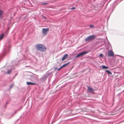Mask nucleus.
Listing matches in <instances>:
<instances>
[{
	"label": "nucleus",
	"instance_id": "1",
	"mask_svg": "<svg viewBox=\"0 0 124 124\" xmlns=\"http://www.w3.org/2000/svg\"><path fill=\"white\" fill-rule=\"evenodd\" d=\"M36 48L37 50L42 52L45 51L46 49V47L44 45L40 44L36 45Z\"/></svg>",
	"mask_w": 124,
	"mask_h": 124
},
{
	"label": "nucleus",
	"instance_id": "2",
	"mask_svg": "<svg viewBox=\"0 0 124 124\" xmlns=\"http://www.w3.org/2000/svg\"><path fill=\"white\" fill-rule=\"evenodd\" d=\"M96 36L94 35H92L89 36L87 37L85 39V40L86 41L92 40L94 39L95 38Z\"/></svg>",
	"mask_w": 124,
	"mask_h": 124
},
{
	"label": "nucleus",
	"instance_id": "3",
	"mask_svg": "<svg viewBox=\"0 0 124 124\" xmlns=\"http://www.w3.org/2000/svg\"><path fill=\"white\" fill-rule=\"evenodd\" d=\"M10 47L9 43H8L5 45V47L4 49V53L8 52Z\"/></svg>",
	"mask_w": 124,
	"mask_h": 124
},
{
	"label": "nucleus",
	"instance_id": "4",
	"mask_svg": "<svg viewBox=\"0 0 124 124\" xmlns=\"http://www.w3.org/2000/svg\"><path fill=\"white\" fill-rule=\"evenodd\" d=\"M88 52L86 51L83 52L79 54H78L76 56V57H78L79 56H82L84 54H86Z\"/></svg>",
	"mask_w": 124,
	"mask_h": 124
},
{
	"label": "nucleus",
	"instance_id": "5",
	"mask_svg": "<svg viewBox=\"0 0 124 124\" xmlns=\"http://www.w3.org/2000/svg\"><path fill=\"white\" fill-rule=\"evenodd\" d=\"M49 29L48 28H44L42 29V31L43 33L44 34H46L47 33V32L49 31Z\"/></svg>",
	"mask_w": 124,
	"mask_h": 124
},
{
	"label": "nucleus",
	"instance_id": "6",
	"mask_svg": "<svg viewBox=\"0 0 124 124\" xmlns=\"http://www.w3.org/2000/svg\"><path fill=\"white\" fill-rule=\"evenodd\" d=\"M108 55L109 56H114L113 52L111 50H110L108 52Z\"/></svg>",
	"mask_w": 124,
	"mask_h": 124
},
{
	"label": "nucleus",
	"instance_id": "7",
	"mask_svg": "<svg viewBox=\"0 0 124 124\" xmlns=\"http://www.w3.org/2000/svg\"><path fill=\"white\" fill-rule=\"evenodd\" d=\"M88 90H87L89 92H91L92 93H93V92L94 91V90L92 88L90 87L89 86H88Z\"/></svg>",
	"mask_w": 124,
	"mask_h": 124
},
{
	"label": "nucleus",
	"instance_id": "8",
	"mask_svg": "<svg viewBox=\"0 0 124 124\" xmlns=\"http://www.w3.org/2000/svg\"><path fill=\"white\" fill-rule=\"evenodd\" d=\"M68 55L67 54H65L62 57V61H63L66 59L68 56Z\"/></svg>",
	"mask_w": 124,
	"mask_h": 124
},
{
	"label": "nucleus",
	"instance_id": "9",
	"mask_svg": "<svg viewBox=\"0 0 124 124\" xmlns=\"http://www.w3.org/2000/svg\"><path fill=\"white\" fill-rule=\"evenodd\" d=\"M26 84L28 85H34L35 84V83H32L30 82H27Z\"/></svg>",
	"mask_w": 124,
	"mask_h": 124
},
{
	"label": "nucleus",
	"instance_id": "10",
	"mask_svg": "<svg viewBox=\"0 0 124 124\" xmlns=\"http://www.w3.org/2000/svg\"><path fill=\"white\" fill-rule=\"evenodd\" d=\"M69 62H67V63L64 64V65H63L61 67H62V68H63L64 67L66 66H67V65H68L69 64Z\"/></svg>",
	"mask_w": 124,
	"mask_h": 124
},
{
	"label": "nucleus",
	"instance_id": "11",
	"mask_svg": "<svg viewBox=\"0 0 124 124\" xmlns=\"http://www.w3.org/2000/svg\"><path fill=\"white\" fill-rule=\"evenodd\" d=\"M4 34H2L0 35V41L2 39L4 36Z\"/></svg>",
	"mask_w": 124,
	"mask_h": 124
},
{
	"label": "nucleus",
	"instance_id": "12",
	"mask_svg": "<svg viewBox=\"0 0 124 124\" xmlns=\"http://www.w3.org/2000/svg\"><path fill=\"white\" fill-rule=\"evenodd\" d=\"M46 76H44L42 78H41L42 80L43 81H45L46 80Z\"/></svg>",
	"mask_w": 124,
	"mask_h": 124
},
{
	"label": "nucleus",
	"instance_id": "13",
	"mask_svg": "<svg viewBox=\"0 0 124 124\" xmlns=\"http://www.w3.org/2000/svg\"><path fill=\"white\" fill-rule=\"evenodd\" d=\"M106 71L107 72L108 74V75H110L112 74L111 73L109 70H106Z\"/></svg>",
	"mask_w": 124,
	"mask_h": 124
},
{
	"label": "nucleus",
	"instance_id": "14",
	"mask_svg": "<svg viewBox=\"0 0 124 124\" xmlns=\"http://www.w3.org/2000/svg\"><path fill=\"white\" fill-rule=\"evenodd\" d=\"M12 71V69H10V70H8L7 71V73L8 74H9Z\"/></svg>",
	"mask_w": 124,
	"mask_h": 124
},
{
	"label": "nucleus",
	"instance_id": "15",
	"mask_svg": "<svg viewBox=\"0 0 124 124\" xmlns=\"http://www.w3.org/2000/svg\"><path fill=\"white\" fill-rule=\"evenodd\" d=\"M14 85V83H12L11 85H9V87L10 89H11V88H12L13 86Z\"/></svg>",
	"mask_w": 124,
	"mask_h": 124
},
{
	"label": "nucleus",
	"instance_id": "16",
	"mask_svg": "<svg viewBox=\"0 0 124 124\" xmlns=\"http://www.w3.org/2000/svg\"><path fill=\"white\" fill-rule=\"evenodd\" d=\"M102 68L104 69H108V68L106 66L104 65L102 66Z\"/></svg>",
	"mask_w": 124,
	"mask_h": 124
},
{
	"label": "nucleus",
	"instance_id": "17",
	"mask_svg": "<svg viewBox=\"0 0 124 124\" xmlns=\"http://www.w3.org/2000/svg\"><path fill=\"white\" fill-rule=\"evenodd\" d=\"M90 28H93L94 27V26L93 25H91L90 26Z\"/></svg>",
	"mask_w": 124,
	"mask_h": 124
},
{
	"label": "nucleus",
	"instance_id": "18",
	"mask_svg": "<svg viewBox=\"0 0 124 124\" xmlns=\"http://www.w3.org/2000/svg\"><path fill=\"white\" fill-rule=\"evenodd\" d=\"M3 11L1 10H0V16L1 17V16L2 14H3Z\"/></svg>",
	"mask_w": 124,
	"mask_h": 124
},
{
	"label": "nucleus",
	"instance_id": "19",
	"mask_svg": "<svg viewBox=\"0 0 124 124\" xmlns=\"http://www.w3.org/2000/svg\"><path fill=\"white\" fill-rule=\"evenodd\" d=\"M103 56V55L102 54H100L99 56L100 57H102Z\"/></svg>",
	"mask_w": 124,
	"mask_h": 124
},
{
	"label": "nucleus",
	"instance_id": "20",
	"mask_svg": "<svg viewBox=\"0 0 124 124\" xmlns=\"http://www.w3.org/2000/svg\"><path fill=\"white\" fill-rule=\"evenodd\" d=\"M62 68V67H61L59 68L58 69V70H60L61 68Z\"/></svg>",
	"mask_w": 124,
	"mask_h": 124
},
{
	"label": "nucleus",
	"instance_id": "21",
	"mask_svg": "<svg viewBox=\"0 0 124 124\" xmlns=\"http://www.w3.org/2000/svg\"><path fill=\"white\" fill-rule=\"evenodd\" d=\"M75 9V7H73L71 8V9Z\"/></svg>",
	"mask_w": 124,
	"mask_h": 124
},
{
	"label": "nucleus",
	"instance_id": "22",
	"mask_svg": "<svg viewBox=\"0 0 124 124\" xmlns=\"http://www.w3.org/2000/svg\"><path fill=\"white\" fill-rule=\"evenodd\" d=\"M55 70H56L57 69L58 70V69H57V68H55L54 69Z\"/></svg>",
	"mask_w": 124,
	"mask_h": 124
},
{
	"label": "nucleus",
	"instance_id": "23",
	"mask_svg": "<svg viewBox=\"0 0 124 124\" xmlns=\"http://www.w3.org/2000/svg\"><path fill=\"white\" fill-rule=\"evenodd\" d=\"M25 66L26 67H30V66Z\"/></svg>",
	"mask_w": 124,
	"mask_h": 124
},
{
	"label": "nucleus",
	"instance_id": "24",
	"mask_svg": "<svg viewBox=\"0 0 124 124\" xmlns=\"http://www.w3.org/2000/svg\"><path fill=\"white\" fill-rule=\"evenodd\" d=\"M43 4H46V3H43Z\"/></svg>",
	"mask_w": 124,
	"mask_h": 124
}]
</instances>
